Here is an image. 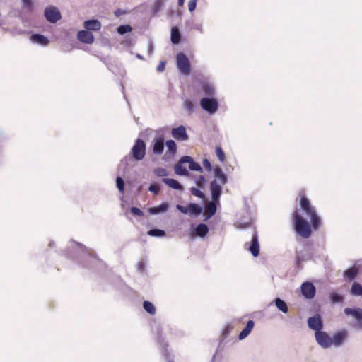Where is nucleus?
<instances>
[{"label":"nucleus","mask_w":362,"mask_h":362,"mask_svg":"<svg viewBox=\"0 0 362 362\" xmlns=\"http://www.w3.org/2000/svg\"><path fill=\"white\" fill-rule=\"evenodd\" d=\"M165 66V62H160L159 65L157 66V68H164Z\"/></svg>","instance_id":"obj_46"},{"label":"nucleus","mask_w":362,"mask_h":362,"mask_svg":"<svg viewBox=\"0 0 362 362\" xmlns=\"http://www.w3.org/2000/svg\"><path fill=\"white\" fill-rule=\"evenodd\" d=\"M299 204L301 210L310 217V224L296 209L292 214L293 226L296 232L303 238H308L312 234V228L317 230L321 226V219L317 214L315 206L307 198L305 191L299 192Z\"/></svg>","instance_id":"obj_1"},{"label":"nucleus","mask_w":362,"mask_h":362,"mask_svg":"<svg viewBox=\"0 0 362 362\" xmlns=\"http://www.w3.org/2000/svg\"><path fill=\"white\" fill-rule=\"evenodd\" d=\"M202 164H203L204 168L206 169V170H207L209 172H210L211 170V165L210 161L208 159H206V158L204 159Z\"/></svg>","instance_id":"obj_40"},{"label":"nucleus","mask_w":362,"mask_h":362,"mask_svg":"<svg viewBox=\"0 0 362 362\" xmlns=\"http://www.w3.org/2000/svg\"><path fill=\"white\" fill-rule=\"evenodd\" d=\"M160 172H163V173H165V170L164 169H160Z\"/></svg>","instance_id":"obj_51"},{"label":"nucleus","mask_w":362,"mask_h":362,"mask_svg":"<svg viewBox=\"0 0 362 362\" xmlns=\"http://www.w3.org/2000/svg\"><path fill=\"white\" fill-rule=\"evenodd\" d=\"M30 40L32 42L40 45H47L49 43V40L45 36L40 34L32 35L30 37Z\"/></svg>","instance_id":"obj_19"},{"label":"nucleus","mask_w":362,"mask_h":362,"mask_svg":"<svg viewBox=\"0 0 362 362\" xmlns=\"http://www.w3.org/2000/svg\"><path fill=\"white\" fill-rule=\"evenodd\" d=\"M116 182H117V187L118 189L119 190V192H124V182L123 180V179L120 177H117V180H116Z\"/></svg>","instance_id":"obj_36"},{"label":"nucleus","mask_w":362,"mask_h":362,"mask_svg":"<svg viewBox=\"0 0 362 362\" xmlns=\"http://www.w3.org/2000/svg\"><path fill=\"white\" fill-rule=\"evenodd\" d=\"M296 263L299 264L303 261V259L298 255H297L296 257Z\"/></svg>","instance_id":"obj_47"},{"label":"nucleus","mask_w":362,"mask_h":362,"mask_svg":"<svg viewBox=\"0 0 362 362\" xmlns=\"http://www.w3.org/2000/svg\"><path fill=\"white\" fill-rule=\"evenodd\" d=\"M165 175V173L160 172V175Z\"/></svg>","instance_id":"obj_52"},{"label":"nucleus","mask_w":362,"mask_h":362,"mask_svg":"<svg viewBox=\"0 0 362 362\" xmlns=\"http://www.w3.org/2000/svg\"><path fill=\"white\" fill-rule=\"evenodd\" d=\"M164 149V141L160 137L156 138L153 146V152L156 155H161Z\"/></svg>","instance_id":"obj_17"},{"label":"nucleus","mask_w":362,"mask_h":362,"mask_svg":"<svg viewBox=\"0 0 362 362\" xmlns=\"http://www.w3.org/2000/svg\"><path fill=\"white\" fill-rule=\"evenodd\" d=\"M136 57L140 59H143V57L140 54H136Z\"/></svg>","instance_id":"obj_50"},{"label":"nucleus","mask_w":362,"mask_h":362,"mask_svg":"<svg viewBox=\"0 0 362 362\" xmlns=\"http://www.w3.org/2000/svg\"><path fill=\"white\" fill-rule=\"evenodd\" d=\"M197 0H189L188 3V8L190 12H192L194 11L196 6H197Z\"/></svg>","instance_id":"obj_39"},{"label":"nucleus","mask_w":362,"mask_h":362,"mask_svg":"<svg viewBox=\"0 0 362 362\" xmlns=\"http://www.w3.org/2000/svg\"><path fill=\"white\" fill-rule=\"evenodd\" d=\"M132 30V28L129 25H122L117 28V32L119 35H124Z\"/></svg>","instance_id":"obj_33"},{"label":"nucleus","mask_w":362,"mask_h":362,"mask_svg":"<svg viewBox=\"0 0 362 362\" xmlns=\"http://www.w3.org/2000/svg\"><path fill=\"white\" fill-rule=\"evenodd\" d=\"M201 107L209 113L215 112L218 109V103L216 99L203 98L200 101Z\"/></svg>","instance_id":"obj_5"},{"label":"nucleus","mask_w":362,"mask_h":362,"mask_svg":"<svg viewBox=\"0 0 362 362\" xmlns=\"http://www.w3.org/2000/svg\"><path fill=\"white\" fill-rule=\"evenodd\" d=\"M216 201L209 202L205 206V214L206 218L205 221L210 218L216 211V205L215 204Z\"/></svg>","instance_id":"obj_20"},{"label":"nucleus","mask_w":362,"mask_h":362,"mask_svg":"<svg viewBox=\"0 0 362 362\" xmlns=\"http://www.w3.org/2000/svg\"><path fill=\"white\" fill-rule=\"evenodd\" d=\"M124 13L125 12L121 9H117L116 11H115L114 14L115 16L119 17V16L124 14Z\"/></svg>","instance_id":"obj_43"},{"label":"nucleus","mask_w":362,"mask_h":362,"mask_svg":"<svg viewBox=\"0 0 362 362\" xmlns=\"http://www.w3.org/2000/svg\"><path fill=\"white\" fill-rule=\"evenodd\" d=\"M184 74H189L190 69H180Z\"/></svg>","instance_id":"obj_48"},{"label":"nucleus","mask_w":362,"mask_h":362,"mask_svg":"<svg viewBox=\"0 0 362 362\" xmlns=\"http://www.w3.org/2000/svg\"><path fill=\"white\" fill-rule=\"evenodd\" d=\"M351 292L353 295L362 296V286L355 282L352 284Z\"/></svg>","instance_id":"obj_30"},{"label":"nucleus","mask_w":362,"mask_h":362,"mask_svg":"<svg viewBox=\"0 0 362 362\" xmlns=\"http://www.w3.org/2000/svg\"><path fill=\"white\" fill-rule=\"evenodd\" d=\"M101 26V23L96 19L85 21L83 23V27L89 31H98L100 30Z\"/></svg>","instance_id":"obj_12"},{"label":"nucleus","mask_w":362,"mask_h":362,"mask_svg":"<svg viewBox=\"0 0 362 362\" xmlns=\"http://www.w3.org/2000/svg\"><path fill=\"white\" fill-rule=\"evenodd\" d=\"M168 205L166 203H162L159 206L151 207L149 209V211L151 214H158L160 212H165L168 210Z\"/></svg>","instance_id":"obj_25"},{"label":"nucleus","mask_w":362,"mask_h":362,"mask_svg":"<svg viewBox=\"0 0 362 362\" xmlns=\"http://www.w3.org/2000/svg\"><path fill=\"white\" fill-rule=\"evenodd\" d=\"M308 325L309 328L315 331V332L321 331L323 327V323L319 314L309 317L308 319Z\"/></svg>","instance_id":"obj_7"},{"label":"nucleus","mask_w":362,"mask_h":362,"mask_svg":"<svg viewBox=\"0 0 362 362\" xmlns=\"http://www.w3.org/2000/svg\"><path fill=\"white\" fill-rule=\"evenodd\" d=\"M200 179L202 180H204V178L203 176H200Z\"/></svg>","instance_id":"obj_53"},{"label":"nucleus","mask_w":362,"mask_h":362,"mask_svg":"<svg viewBox=\"0 0 362 362\" xmlns=\"http://www.w3.org/2000/svg\"><path fill=\"white\" fill-rule=\"evenodd\" d=\"M329 299L332 303H342L344 297L336 292H331L329 293Z\"/></svg>","instance_id":"obj_28"},{"label":"nucleus","mask_w":362,"mask_h":362,"mask_svg":"<svg viewBox=\"0 0 362 362\" xmlns=\"http://www.w3.org/2000/svg\"><path fill=\"white\" fill-rule=\"evenodd\" d=\"M172 136L177 140L186 141L188 139V135L186 132V129L183 126H180L174 128L172 130Z\"/></svg>","instance_id":"obj_10"},{"label":"nucleus","mask_w":362,"mask_h":362,"mask_svg":"<svg viewBox=\"0 0 362 362\" xmlns=\"http://www.w3.org/2000/svg\"><path fill=\"white\" fill-rule=\"evenodd\" d=\"M214 173L216 179L211 181L210 190L213 201H218L221 194V185L227 182V177L219 167L214 168Z\"/></svg>","instance_id":"obj_2"},{"label":"nucleus","mask_w":362,"mask_h":362,"mask_svg":"<svg viewBox=\"0 0 362 362\" xmlns=\"http://www.w3.org/2000/svg\"><path fill=\"white\" fill-rule=\"evenodd\" d=\"M45 16L49 22L53 23H56L62 18L59 9L53 6H48L45 9Z\"/></svg>","instance_id":"obj_4"},{"label":"nucleus","mask_w":362,"mask_h":362,"mask_svg":"<svg viewBox=\"0 0 362 362\" xmlns=\"http://www.w3.org/2000/svg\"><path fill=\"white\" fill-rule=\"evenodd\" d=\"M357 274H358L357 269L355 268V267H351V268L348 269L347 270H346L344 272V277L346 279L351 281V280L354 279L356 277Z\"/></svg>","instance_id":"obj_26"},{"label":"nucleus","mask_w":362,"mask_h":362,"mask_svg":"<svg viewBox=\"0 0 362 362\" xmlns=\"http://www.w3.org/2000/svg\"><path fill=\"white\" fill-rule=\"evenodd\" d=\"M317 342L323 348H328L332 345V338L327 333L322 332H317L315 334Z\"/></svg>","instance_id":"obj_6"},{"label":"nucleus","mask_w":362,"mask_h":362,"mask_svg":"<svg viewBox=\"0 0 362 362\" xmlns=\"http://www.w3.org/2000/svg\"><path fill=\"white\" fill-rule=\"evenodd\" d=\"M216 156H217L218 160L221 162L223 163V162L225 161V160H226V155H225V153L223 151L222 148L220 146H217L216 147Z\"/></svg>","instance_id":"obj_32"},{"label":"nucleus","mask_w":362,"mask_h":362,"mask_svg":"<svg viewBox=\"0 0 362 362\" xmlns=\"http://www.w3.org/2000/svg\"><path fill=\"white\" fill-rule=\"evenodd\" d=\"M186 107H187V109L192 110L193 107L192 103L189 100L186 101Z\"/></svg>","instance_id":"obj_44"},{"label":"nucleus","mask_w":362,"mask_h":362,"mask_svg":"<svg viewBox=\"0 0 362 362\" xmlns=\"http://www.w3.org/2000/svg\"><path fill=\"white\" fill-rule=\"evenodd\" d=\"M248 250L254 257H257L259 254V244L258 242V235L256 232L252 235Z\"/></svg>","instance_id":"obj_11"},{"label":"nucleus","mask_w":362,"mask_h":362,"mask_svg":"<svg viewBox=\"0 0 362 362\" xmlns=\"http://www.w3.org/2000/svg\"><path fill=\"white\" fill-rule=\"evenodd\" d=\"M144 310L149 314L153 315L156 314V310L154 305L150 301H144L143 303Z\"/></svg>","instance_id":"obj_27"},{"label":"nucleus","mask_w":362,"mask_h":362,"mask_svg":"<svg viewBox=\"0 0 362 362\" xmlns=\"http://www.w3.org/2000/svg\"><path fill=\"white\" fill-rule=\"evenodd\" d=\"M202 211V207L197 204L190 203L188 205V214L189 215L197 216L200 214Z\"/></svg>","instance_id":"obj_23"},{"label":"nucleus","mask_w":362,"mask_h":362,"mask_svg":"<svg viewBox=\"0 0 362 362\" xmlns=\"http://www.w3.org/2000/svg\"><path fill=\"white\" fill-rule=\"evenodd\" d=\"M344 313L346 315H351L352 317H354L356 320H357L358 321L362 320V309L361 308H346L344 309Z\"/></svg>","instance_id":"obj_16"},{"label":"nucleus","mask_w":362,"mask_h":362,"mask_svg":"<svg viewBox=\"0 0 362 362\" xmlns=\"http://www.w3.org/2000/svg\"><path fill=\"white\" fill-rule=\"evenodd\" d=\"M191 192L193 195H194L197 197H199V198L204 197V194L199 189H197L196 187L191 188Z\"/></svg>","instance_id":"obj_37"},{"label":"nucleus","mask_w":362,"mask_h":362,"mask_svg":"<svg viewBox=\"0 0 362 362\" xmlns=\"http://www.w3.org/2000/svg\"><path fill=\"white\" fill-rule=\"evenodd\" d=\"M185 3V0H178V5L182 6Z\"/></svg>","instance_id":"obj_49"},{"label":"nucleus","mask_w":362,"mask_h":362,"mask_svg":"<svg viewBox=\"0 0 362 362\" xmlns=\"http://www.w3.org/2000/svg\"><path fill=\"white\" fill-rule=\"evenodd\" d=\"M78 40L86 44H92L94 42V36L89 30H80L77 34Z\"/></svg>","instance_id":"obj_9"},{"label":"nucleus","mask_w":362,"mask_h":362,"mask_svg":"<svg viewBox=\"0 0 362 362\" xmlns=\"http://www.w3.org/2000/svg\"><path fill=\"white\" fill-rule=\"evenodd\" d=\"M177 64L178 68H189V64L187 57L182 54H178L177 56Z\"/></svg>","instance_id":"obj_21"},{"label":"nucleus","mask_w":362,"mask_h":362,"mask_svg":"<svg viewBox=\"0 0 362 362\" xmlns=\"http://www.w3.org/2000/svg\"><path fill=\"white\" fill-rule=\"evenodd\" d=\"M132 154L136 160H141L146 155V144L140 139H137L132 148Z\"/></svg>","instance_id":"obj_3"},{"label":"nucleus","mask_w":362,"mask_h":362,"mask_svg":"<svg viewBox=\"0 0 362 362\" xmlns=\"http://www.w3.org/2000/svg\"><path fill=\"white\" fill-rule=\"evenodd\" d=\"M171 41L174 44H177L180 41V33L176 28H173L171 30Z\"/></svg>","instance_id":"obj_31"},{"label":"nucleus","mask_w":362,"mask_h":362,"mask_svg":"<svg viewBox=\"0 0 362 362\" xmlns=\"http://www.w3.org/2000/svg\"><path fill=\"white\" fill-rule=\"evenodd\" d=\"M148 189L150 192H151L153 193L158 194L160 191V187L158 185H152L149 187Z\"/></svg>","instance_id":"obj_42"},{"label":"nucleus","mask_w":362,"mask_h":362,"mask_svg":"<svg viewBox=\"0 0 362 362\" xmlns=\"http://www.w3.org/2000/svg\"><path fill=\"white\" fill-rule=\"evenodd\" d=\"M301 292L305 298L311 299L314 298L316 293V289L313 283L304 282L301 285Z\"/></svg>","instance_id":"obj_8"},{"label":"nucleus","mask_w":362,"mask_h":362,"mask_svg":"<svg viewBox=\"0 0 362 362\" xmlns=\"http://www.w3.org/2000/svg\"><path fill=\"white\" fill-rule=\"evenodd\" d=\"M182 162H187V163H189V169L191 170L198 171V172H202V168L200 166L199 164L197 163H195L192 158L190 156H184L182 158Z\"/></svg>","instance_id":"obj_15"},{"label":"nucleus","mask_w":362,"mask_h":362,"mask_svg":"<svg viewBox=\"0 0 362 362\" xmlns=\"http://www.w3.org/2000/svg\"><path fill=\"white\" fill-rule=\"evenodd\" d=\"M254 326H255L254 321L251 320H249L247 322L246 327L240 332V333L238 336V339L240 340H243V339H245L250 334V333L252 332V330L254 328Z\"/></svg>","instance_id":"obj_18"},{"label":"nucleus","mask_w":362,"mask_h":362,"mask_svg":"<svg viewBox=\"0 0 362 362\" xmlns=\"http://www.w3.org/2000/svg\"><path fill=\"white\" fill-rule=\"evenodd\" d=\"M163 181L168 185L170 187L175 189H182V185L175 179L172 178H164Z\"/></svg>","instance_id":"obj_24"},{"label":"nucleus","mask_w":362,"mask_h":362,"mask_svg":"<svg viewBox=\"0 0 362 362\" xmlns=\"http://www.w3.org/2000/svg\"><path fill=\"white\" fill-rule=\"evenodd\" d=\"M148 235L150 236L160 237L165 235V232L160 229H151L148 232Z\"/></svg>","instance_id":"obj_34"},{"label":"nucleus","mask_w":362,"mask_h":362,"mask_svg":"<svg viewBox=\"0 0 362 362\" xmlns=\"http://www.w3.org/2000/svg\"><path fill=\"white\" fill-rule=\"evenodd\" d=\"M176 208H177V210H179L182 214H188V206L185 207V206H184L182 205L177 204L176 206Z\"/></svg>","instance_id":"obj_41"},{"label":"nucleus","mask_w":362,"mask_h":362,"mask_svg":"<svg viewBox=\"0 0 362 362\" xmlns=\"http://www.w3.org/2000/svg\"><path fill=\"white\" fill-rule=\"evenodd\" d=\"M276 306L278 308L279 310L281 312L286 313L288 312V307L286 303L282 300L281 299L277 298L275 300Z\"/></svg>","instance_id":"obj_29"},{"label":"nucleus","mask_w":362,"mask_h":362,"mask_svg":"<svg viewBox=\"0 0 362 362\" xmlns=\"http://www.w3.org/2000/svg\"><path fill=\"white\" fill-rule=\"evenodd\" d=\"M347 333L346 331L342 330L335 333L332 338V345L338 346L342 344L344 340L346 339Z\"/></svg>","instance_id":"obj_14"},{"label":"nucleus","mask_w":362,"mask_h":362,"mask_svg":"<svg viewBox=\"0 0 362 362\" xmlns=\"http://www.w3.org/2000/svg\"><path fill=\"white\" fill-rule=\"evenodd\" d=\"M131 212L133 214H134L136 216H144L143 211L141 209H139V208H137V207H134V206L132 207L131 208Z\"/></svg>","instance_id":"obj_38"},{"label":"nucleus","mask_w":362,"mask_h":362,"mask_svg":"<svg viewBox=\"0 0 362 362\" xmlns=\"http://www.w3.org/2000/svg\"><path fill=\"white\" fill-rule=\"evenodd\" d=\"M166 146L168 150L174 154L177 151V146L175 142L173 140H168L166 141Z\"/></svg>","instance_id":"obj_35"},{"label":"nucleus","mask_w":362,"mask_h":362,"mask_svg":"<svg viewBox=\"0 0 362 362\" xmlns=\"http://www.w3.org/2000/svg\"><path fill=\"white\" fill-rule=\"evenodd\" d=\"M208 233V226L204 223H199L192 231V235L204 238Z\"/></svg>","instance_id":"obj_13"},{"label":"nucleus","mask_w":362,"mask_h":362,"mask_svg":"<svg viewBox=\"0 0 362 362\" xmlns=\"http://www.w3.org/2000/svg\"><path fill=\"white\" fill-rule=\"evenodd\" d=\"M31 0H23V4L25 6H30L31 5Z\"/></svg>","instance_id":"obj_45"},{"label":"nucleus","mask_w":362,"mask_h":362,"mask_svg":"<svg viewBox=\"0 0 362 362\" xmlns=\"http://www.w3.org/2000/svg\"><path fill=\"white\" fill-rule=\"evenodd\" d=\"M187 163V162H182V158L180 160L179 163L175 166V172L178 175H186L188 172L187 168L184 166V164Z\"/></svg>","instance_id":"obj_22"}]
</instances>
